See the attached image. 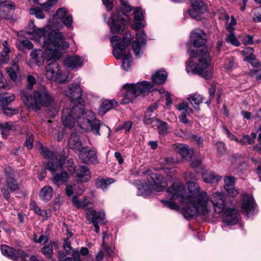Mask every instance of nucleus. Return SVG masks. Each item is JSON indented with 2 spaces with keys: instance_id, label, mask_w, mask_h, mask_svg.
I'll list each match as a JSON object with an SVG mask.
<instances>
[{
  "instance_id": "18",
  "label": "nucleus",
  "mask_w": 261,
  "mask_h": 261,
  "mask_svg": "<svg viewBox=\"0 0 261 261\" xmlns=\"http://www.w3.org/2000/svg\"><path fill=\"white\" fill-rule=\"evenodd\" d=\"M241 208L245 212L247 217L255 213L256 204L253 197L247 194L243 195L241 203Z\"/></svg>"
},
{
  "instance_id": "64",
  "label": "nucleus",
  "mask_w": 261,
  "mask_h": 261,
  "mask_svg": "<svg viewBox=\"0 0 261 261\" xmlns=\"http://www.w3.org/2000/svg\"><path fill=\"white\" fill-rule=\"evenodd\" d=\"M63 247L64 249L67 253H69L71 250L70 242L68 239H64Z\"/></svg>"
},
{
  "instance_id": "32",
  "label": "nucleus",
  "mask_w": 261,
  "mask_h": 261,
  "mask_svg": "<svg viewBox=\"0 0 261 261\" xmlns=\"http://www.w3.org/2000/svg\"><path fill=\"white\" fill-rule=\"evenodd\" d=\"M14 94L5 93L0 94V107L1 108L7 107L15 99Z\"/></svg>"
},
{
  "instance_id": "6",
  "label": "nucleus",
  "mask_w": 261,
  "mask_h": 261,
  "mask_svg": "<svg viewBox=\"0 0 261 261\" xmlns=\"http://www.w3.org/2000/svg\"><path fill=\"white\" fill-rule=\"evenodd\" d=\"M133 37L129 32L125 34L123 39L117 36H113L111 38V42L113 46V54L115 58H122V67L125 71L131 69L132 57L127 49Z\"/></svg>"
},
{
  "instance_id": "25",
  "label": "nucleus",
  "mask_w": 261,
  "mask_h": 261,
  "mask_svg": "<svg viewBox=\"0 0 261 261\" xmlns=\"http://www.w3.org/2000/svg\"><path fill=\"white\" fill-rule=\"evenodd\" d=\"M84 59L77 55L67 57L64 61V65L72 69L81 67L83 65Z\"/></svg>"
},
{
  "instance_id": "37",
  "label": "nucleus",
  "mask_w": 261,
  "mask_h": 261,
  "mask_svg": "<svg viewBox=\"0 0 261 261\" xmlns=\"http://www.w3.org/2000/svg\"><path fill=\"white\" fill-rule=\"evenodd\" d=\"M115 181V180L113 178H103L101 177H98L96 179V187L97 188H100L101 189H105L107 188V186Z\"/></svg>"
},
{
  "instance_id": "24",
  "label": "nucleus",
  "mask_w": 261,
  "mask_h": 261,
  "mask_svg": "<svg viewBox=\"0 0 261 261\" xmlns=\"http://www.w3.org/2000/svg\"><path fill=\"white\" fill-rule=\"evenodd\" d=\"M75 173H76L77 180L80 182L88 181L91 178L90 170L87 166H77Z\"/></svg>"
},
{
  "instance_id": "21",
  "label": "nucleus",
  "mask_w": 261,
  "mask_h": 261,
  "mask_svg": "<svg viewBox=\"0 0 261 261\" xmlns=\"http://www.w3.org/2000/svg\"><path fill=\"white\" fill-rule=\"evenodd\" d=\"M223 212L222 218L224 223L232 225L238 222L240 215L237 209L227 208Z\"/></svg>"
},
{
  "instance_id": "28",
  "label": "nucleus",
  "mask_w": 261,
  "mask_h": 261,
  "mask_svg": "<svg viewBox=\"0 0 261 261\" xmlns=\"http://www.w3.org/2000/svg\"><path fill=\"white\" fill-rule=\"evenodd\" d=\"M167 73L163 70H159L151 76V80L154 84H163L166 81Z\"/></svg>"
},
{
  "instance_id": "44",
  "label": "nucleus",
  "mask_w": 261,
  "mask_h": 261,
  "mask_svg": "<svg viewBox=\"0 0 261 261\" xmlns=\"http://www.w3.org/2000/svg\"><path fill=\"white\" fill-rule=\"evenodd\" d=\"M134 19L135 21H140L144 19L142 10L141 8L137 7L134 10Z\"/></svg>"
},
{
  "instance_id": "50",
  "label": "nucleus",
  "mask_w": 261,
  "mask_h": 261,
  "mask_svg": "<svg viewBox=\"0 0 261 261\" xmlns=\"http://www.w3.org/2000/svg\"><path fill=\"white\" fill-rule=\"evenodd\" d=\"M151 114L146 113L145 115L143 118V121L146 124H151L152 126H154L155 121L157 120L158 119H155L153 117L151 118Z\"/></svg>"
},
{
  "instance_id": "9",
  "label": "nucleus",
  "mask_w": 261,
  "mask_h": 261,
  "mask_svg": "<svg viewBox=\"0 0 261 261\" xmlns=\"http://www.w3.org/2000/svg\"><path fill=\"white\" fill-rule=\"evenodd\" d=\"M153 88L151 83L143 81L136 84H126L123 86L125 94L121 100V103L127 104L136 98L140 94H145L150 92Z\"/></svg>"
},
{
  "instance_id": "12",
  "label": "nucleus",
  "mask_w": 261,
  "mask_h": 261,
  "mask_svg": "<svg viewBox=\"0 0 261 261\" xmlns=\"http://www.w3.org/2000/svg\"><path fill=\"white\" fill-rule=\"evenodd\" d=\"M65 95L71 100L69 108H73L76 106L75 105V102L81 103L82 102V90L77 84L69 85L68 89L65 91Z\"/></svg>"
},
{
  "instance_id": "46",
  "label": "nucleus",
  "mask_w": 261,
  "mask_h": 261,
  "mask_svg": "<svg viewBox=\"0 0 261 261\" xmlns=\"http://www.w3.org/2000/svg\"><path fill=\"white\" fill-rule=\"evenodd\" d=\"M67 170L68 171V174L69 175H72L76 171V168L74 165L73 161L72 159H69L67 162Z\"/></svg>"
},
{
  "instance_id": "55",
  "label": "nucleus",
  "mask_w": 261,
  "mask_h": 261,
  "mask_svg": "<svg viewBox=\"0 0 261 261\" xmlns=\"http://www.w3.org/2000/svg\"><path fill=\"white\" fill-rule=\"evenodd\" d=\"M164 203V205L170 209L176 210L178 209V206L176 203L170 201H162Z\"/></svg>"
},
{
  "instance_id": "60",
  "label": "nucleus",
  "mask_w": 261,
  "mask_h": 261,
  "mask_svg": "<svg viewBox=\"0 0 261 261\" xmlns=\"http://www.w3.org/2000/svg\"><path fill=\"white\" fill-rule=\"evenodd\" d=\"M224 133L226 134L227 137L231 140L236 141L237 137L231 133L229 129L225 126H223L222 127Z\"/></svg>"
},
{
  "instance_id": "62",
  "label": "nucleus",
  "mask_w": 261,
  "mask_h": 261,
  "mask_svg": "<svg viewBox=\"0 0 261 261\" xmlns=\"http://www.w3.org/2000/svg\"><path fill=\"white\" fill-rule=\"evenodd\" d=\"M108 11H111L113 7V2L111 0H102Z\"/></svg>"
},
{
  "instance_id": "35",
  "label": "nucleus",
  "mask_w": 261,
  "mask_h": 261,
  "mask_svg": "<svg viewBox=\"0 0 261 261\" xmlns=\"http://www.w3.org/2000/svg\"><path fill=\"white\" fill-rule=\"evenodd\" d=\"M12 122H7L4 123H0V130L3 138L7 139L9 135L10 131L14 128Z\"/></svg>"
},
{
  "instance_id": "53",
  "label": "nucleus",
  "mask_w": 261,
  "mask_h": 261,
  "mask_svg": "<svg viewBox=\"0 0 261 261\" xmlns=\"http://www.w3.org/2000/svg\"><path fill=\"white\" fill-rule=\"evenodd\" d=\"M92 199L89 197H86L82 200V202L86 205L85 207H83L85 210H88L91 208L93 206V203Z\"/></svg>"
},
{
  "instance_id": "42",
  "label": "nucleus",
  "mask_w": 261,
  "mask_h": 261,
  "mask_svg": "<svg viewBox=\"0 0 261 261\" xmlns=\"http://www.w3.org/2000/svg\"><path fill=\"white\" fill-rule=\"evenodd\" d=\"M69 13L67 11V10L65 7H62L61 8H59L56 12V14L55 17L58 19L62 20L64 17L66 16V15H68Z\"/></svg>"
},
{
  "instance_id": "51",
  "label": "nucleus",
  "mask_w": 261,
  "mask_h": 261,
  "mask_svg": "<svg viewBox=\"0 0 261 261\" xmlns=\"http://www.w3.org/2000/svg\"><path fill=\"white\" fill-rule=\"evenodd\" d=\"M30 13L32 14H35L36 17L39 19H43L45 17L42 11L39 8H31Z\"/></svg>"
},
{
  "instance_id": "39",
  "label": "nucleus",
  "mask_w": 261,
  "mask_h": 261,
  "mask_svg": "<svg viewBox=\"0 0 261 261\" xmlns=\"http://www.w3.org/2000/svg\"><path fill=\"white\" fill-rule=\"evenodd\" d=\"M225 40L227 43H230L235 46H239L241 45V43L237 39L233 33L228 34L226 37Z\"/></svg>"
},
{
  "instance_id": "5",
  "label": "nucleus",
  "mask_w": 261,
  "mask_h": 261,
  "mask_svg": "<svg viewBox=\"0 0 261 261\" xmlns=\"http://www.w3.org/2000/svg\"><path fill=\"white\" fill-rule=\"evenodd\" d=\"M20 98L24 104L30 109L39 111L44 107H49L53 104L54 96L44 86L39 87L30 93L28 90H21Z\"/></svg>"
},
{
  "instance_id": "19",
  "label": "nucleus",
  "mask_w": 261,
  "mask_h": 261,
  "mask_svg": "<svg viewBox=\"0 0 261 261\" xmlns=\"http://www.w3.org/2000/svg\"><path fill=\"white\" fill-rule=\"evenodd\" d=\"M79 158L85 163L96 164L98 162L96 151L94 148L84 147L79 153Z\"/></svg>"
},
{
  "instance_id": "41",
  "label": "nucleus",
  "mask_w": 261,
  "mask_h": 261,
  "mask_svg": "<svg viewBox=\"0 0 261 261\" xmlns=\"http://www.w3.org/2000/svg\"><path fill=\"white\" fill-rule=\"evenodd\" d=\"M58 2V0H47L41 4V6L44 11H48L57 4Z\"/></svg>"
},
{
  "instance_id": "20",
  "label": "nucleus",
  "mask_w": 261,
  "mask_h": 261,
  "mask_svg": "<svg viewBox=\"0 0 261 261\" xmlns=\"http://www.w3.org/2000/svg\"><path fill=\"white\" fill-rule=\"evenodd\" d=\"M87 217L91 220V222L95 228V231L96 233L99 232V225L103 224L105 219V213L101 211L96 212L95 210H91L87 213Z\"/></svg>"
},
{
  "instance_id": "27",
  "label": "nucleus",
  "mask_w": 261,
  "mask_h": 261,
  "mask_svg": "<svg viewBox=\"0 0 261 261\" xmlns=\"http://www.w3.org/2000/svg\"><path fill=\"white\" fill-rule=\"evenodd\" d=\"M54 193L53 188L50 186H45L41 188L39 196L40 199L44 201H49L53 197Z\"/></svg>"
},
{
  "instance_id": "7",
  "label": "nucleus",
  "mask_w": 261,
  "mask_h": 261,
  "mask_svg": "<svg viewBox=\"0 0 261 261\" xmlns=\"http://www.w3.org/2000/svg\"><path fill=\"white\" fill-rule=\"evenodd\" d=\"M121 8H117L115 13L111 17V22L109 25L111 33L119 34L122 32L124 26L129 20V17L125 12H129L133 10V7L129 5L127 0H119Z\"/></svg>"
},
{
  "instance_id": "16",
  "label": "nucleus",
  "mask_w": 261,
  "mask_h": 261,
  "mask_svg": "<svg viewBox=\"0 0 261 261\" xmlns=\"http://www.w3.org/2000/svg\"><path fill=\"white\" fill-rule=\"evenodd\" d=\"M86 132L91 131L92 133L96 136H101L102 135H107L108 137L110 136V128L101 122L99 120L95 118L92 123L90 124L89 127Z\"/></svg>"
},
{
  "instance_id": "38",
  "label": "nucleus",
  "mask_w": 261,
  "mask_h": 261,
  "mask_svg": "<svg viewBox=\"0 0 261 261\" xmlns=\"http://www.w3.org/2000/svg\"><path fill=\"white\" fill-rule=\"evenodd\" d=\"M187 99L195 109H198L199 104L202 101V96L197 93L190 95Z\"/></svg>"
},
{
  "instance_id": "40",
  "label": "nucleus",
  "mask_w": 261,
  "mask_h": 261,
  "mask_svg": "<svg viewBox=\"0 0 261 261\" xmlns=\"http://www.w3.org/2000/svg\"><path fill=\"white\" fill-rule=\"evenodd\" d=\"M41 252L47 258H51L53 252L52 243L50 242L48 245L42 247L41 249Z\"/></svg>"
},
{
  "instance_id": "48",
  "label": "nucleus",
  "mask_w": 261,
  "mask_h": 261,
  "mask_svg": "<svg viewBox=\"0 0 261 261\" xmlns=\"http://www.w3.org/2000/svg\"><path fill=\"white\" fill-rule=\"evenodd\" d=\"M5 115L8 116H11L18 113V109H12L9 107L1 108Z\"/></svg>"
},
{
  "instance_id": "22",
  "label": "nucleus",
  "mask_w": 261,
  "mask_h": 261,
  "mask_svg": "<svg viewBox=\"0 0 261 261\" xmlns=\"http://www.w3.org/2000/svg\"><path fill=\"white\" fill-rule=\"evenodd\" d=\"M146 42V35L144 31L138 32L136 34V40L133 42V49L135 56L140 57L141 55V45H145Z\"/></svg>"
},
{
  "instance_id": "36",
  "label": "nucleus",
  "mask_w": 261,
  "mask_h": 261,
  "mask_svg": "<svg viewBox=\"0 0 261 261\" xmlns=\"http://www.w3.org/2000/svg\"><path fill=\"white\" fill-rule=\"evenodd\" d=\"M158 127L159 133L163 136L168 133V125L167 122L158 119L155 121L154 125Z\"/></svg>"
},
{
  "instance_id": "52",
  "label": "nucleus",
  "mask_w": 261,
  "mask_h": 261,
  "mask_svg": "<svg viewBox=\"0 0 261 261\" xmlns=\"http://www.w3.org/2000/svg\"><path fill=\"white\" fill-rule=\"evenodd\" d=\"M72 202L76 208H81L85 207L86 205L82 202V201L79 199L77 196H73L72 198Z\"/></svg>"
},
{
  "instance_id": "13",
  "label": "nucleus",
  "mask_w": 261,
  "mask_h": 261,
  "mask_svg": "<svg viewBox=\"0 0 261 261\" xmlns=\"http://www.w3.org/2000/svg\"><path fill=\"white\" fill-rule=\"evenodd\" d=\"M1 251L3 255L14 261L18 260L20 259L25 260L29 256L23 250H16L6 245L1 246Z\"/></svg>"
},
{
  "instance_id": "4",
  "label": "nucleus",
  "mask_w": 261,
  "mask_h": 261,
  "mask_svg": "<svg viewBox=\"0 0 261 261\" xmlns=\"http://www.w3.org/2000/svg\"><path fill=\"white\" fill-rule=\"evenodd\" d=\"M96 118L95 114L89 110H83L81 106L73 108H64L62 115L63 125L67 127H73L75 122L83 130H87L90 124Z\"/></svg>"
},
{
  "instance_id": "63",
  "label": "nucleus",
  "mask_w": 261,
  "mask_h": 261,
  "mask_svg": "<svg viewBox=\"0 0 261 261\" xmlns=\"http://www.w3.org/2000/svg\"><path fill=\"white\" fill-rule=\"evenodd\" d=\"M234 66V62L232 59H228L225 61L224 67L227 69H231Z\"/></svg>"
},
{
  "instance_id": "11",
  "label": "nucleus",
  "mask_w": 261,
  "mask_h": 261,
  "mask_svg": "<svg viewBox=\"0 0 261 261\" xmlns=\"http://www.w3.org/2000/svg\"><path fill=\"white\" fill-rule=\"evenodd\" d=\"M6 184L1 190L4 198L8 200L10 198L11 193L14 192L19 189V185L17 181L14 178L11 169L5 170Z\"/></svg>"
},
{
  "instance_id": "2",
  "label": "nucleus",
  "mask_w": 261,
  "mask_h": 261,
  "mask_svg": "<svg viewBox=\"0 0 261 261\" xmlns=\"http://www.w3.org/2000/svg\"><path fill=\"white\" fill-rule=\"evenodd\" d=\"M206 34L201 30L196 29L191 33L193 46L188 49L190 60L186 63V71L197 74L206 80L210 79L213 74L211 67V58L205 46Z\"/></svg>"
},
{
  "instance_id": "26",
  "label": "nucleus",
  "mask_w": 261,
  "mask_h": 261,
  "mask_svg": "<svg viewBox=\"0 0 261 261\" xmlns=\"http://www.w3.org/2000/svg\"><path fill=\"white\" fill-rule=\"evenodd\" d=\"M224 180L225 182L224 189L227 192V194L232 197L236 196L238 194V192L234 186V178L229 176L226 177Z\"/></svg>"
},
{
  "instance_id": "47",
  "label": "nucleus",
  "mask_w": 261,
  "mask_h": 261,
  "mask_svg": "<svg viewBox=\"0 0 261 261\" xmlns=\"http://www.w3.org/2000/svg\"><path fill=\"white\" fill-rule=\"evenodd\" d=\"M71 254L72 257H66L64 261H81L80 257V252L77 250H73Z\"/></svg>"
},
{
  "instance_id": "30",
  "label": "nucleus",
  "mask_w": 261,
  "mask_h": 261,
  "mask_svg": "<svg viewBox=\"0 0 261 261\" xmlns=\"http://www.w3.org/2000/svg\"><path fill=\"white\" fill-rule=\"evenodd\" d=\"M38 149H39L41 154L45 158L48 159L49 161L53 163H56V159L58 160L57 156H55L53 153L49 151L48 148H45L41 143H39L37 146Z\"/></svg>"
},
{
  "instance_id": "61",
  "label": "nucleus",
  "mask_w": 261,
  "mask_h": 261,
  "mask_svg": "<svg viewBox=\"0 0 261 261\" xmlns=\"http://www.w3.org/2000/svg\"><path fill=\"white\" fill-rule=\"evenodd\" d=\"M31 206L35 213L38 214L39 215H42V211L37 205L35 202H32L31 203Z\"/></svg>"
},
{
  "instance_id": "1",
  "label": "nucleus",
  "mask_w": 261,
  "mask_h": 261,
  "mask_svg": "<svg viewBox=\"0 0 261 261\" xmlns=\"http://www.w3.org/2000/svg\"><path fill=\"white\" fill-rule=\"evenodd\" d=\"M184 178L187 181L188 195L185 196L186 191L184 184L176 181L167 189L171 199L178 200L181 203L182 215L187 219H193L198 215H206L210 210L208 194L205 191L201 190L195 182L196 177L194 173L186 172Z\"/></svg>"
},
{
  "instance_id": "43",
  "label": "nucleus",
  "mask_w": 261,
  "mask_h": 261,
  "mask_svg": "<svg viewBox=\"0 0 261 261\" xmlns=\"http://www.w3.org/2000/svg\"><path fill=\"white\" fill-rule=\"evenodd\" d=\"M253 38L252 36L249 35H245V36H239V39L241 41L243 44L245 45H251L253 44Z\"/></svg>"
},
{
  "instance_id": "33",
  "label": "nucleus",
  "mask_w": 261,
  "mask_h": 261,
  "mask_svg": "<svg viewBox=\"0 0 261 261\" xmlns=\"http://www.w3.org/2000/svg\"><path fill=\"white\" fill-rule=\"evenodd\" d=\"M6 70L11 80L13 82H16L17 80V72L19 70L17 63L13 61L11 67H7Z\"/></svg>"
},
{
  "instance_id": "17",
  "label": "nucleus",
  "mask_w": 261,
  "mask_h": 261,
  "mask_svg": "<svg viewBox=\"0 0 261 261\" xmlns=\"http://www.w3.org/2000/svg\"><path fill=\"white\" fill-rule=\"evenodd\" d=\"M61 76V71L59 68L58 63L56 61L51 62L46 67V78L50 81H59L63 83L60 80Z\"/></svg>"
},
{
  "instance_id": "8",
  "label": "nucleus",
  "mask_w": 261,
  "mask_h": 261,
  "mask_svg": "<svg viewBox=\"0 0 261 261\" xmlns=\"http://www.w3.org/2000/svg\"><path fill=\"white\" fill-rule=\"evenodd\" d=\"M148 184H145L141 182V186H138V195H144L147 194L151 190L160 192L163 191L167 185V181L162 175L158 172H153L149 173V171H147Z\"/></svg>"
},
{
  "instance_id": "15",
  "label": "nucleus",
  "mask_w": 261,
  "mask_h": 261,
  "mask_svg": "<svg viewBox=\"0 0 261 261\" xmlns=\"http://www.w3.org/2000/svg\"><path fill=\"white\" fill-rule=\"evenodd\" d=\"M29 34H32L36 35L39 41L43 46L48 45L49 43H52L51 41L48 40L49 36L51 33H57L56 32H51L47 37H45V30L44 29H38L34 24V22L31 21L29 24V28L27 31Z\"/></svg>"
},
{
  "instance_id": "31",
  "label": "nucleus",
  "mask_w": 261,
  "mask_h": 261,
  "mask_svg": "<svg viewBox=\"0 0 261 261\" xmlns=\"http://www.w3.org/2000/svg\"><path fill=\"white\" fill-rule=\"evenodd\" d=\"M172 148L176 152L180 154L183 158L188 157L191 154V151L188 146L182 144H173Z\"/></svg>"
},
{
  "instance_id": "58",
  "label": "nucleus",
  "mask_w": 261,
  "mask_h": 261,
  "mask_svg": "<svg viewBox=\"0 0 261 261\" xmlns=\"http://www.w3.org/2000/svg\"><path fill=\"white\" fill-rule=\"evenodd\" d=\"M178 118L182 123L184 124H189L190 125H191V123L190 122V121L187 118L186 112H182L181 114L178 116Z\"/></svg>"
},
{
  "instance_id": "59",
  "label": "nucleus",
  "mask_w": 261,
  "mask_h": 261,
  "mask_svg": "<svg viewBox=\"0 0 261 261\" xmlns=\"http://www.w3.org/2000/svg\"><path fill=\"white\" fill-rule=\"evenodd\" d=\"M218 152L223 154L225 152V144L222 142H217L216 144Z\"/></svg>"
},
{
  "instance_id": "10",
  "label": "nucleus",
  "mask_w": 261,
  "mask_h": 261,
  "mask_svg": "<svg viewBox=\"0 0 261 261\" xmlns=\"http://www.w3.org/2000/svg\"><path fill=\"white\" fill-rule=\"evenodd\" d=\"M63 164V161L56 159V163L49 162L46 166V169L52 173V181L58 187L66 182L70 176L66 171H62Z\"/></svg>"
},
{
  "instance_id": "49",
  "label": "nucleus",
  "mask_w": 261,
  "mask_h": 261,
  "mask_svg": "<svg viewBox=\"0 0 261 261\" xmlns=\"http://www.w3.org/2000/svg\"><path fill=\"white\" fill-rule=\"evenodd\" d=\"M63 23L68 28H72L73 18L71 15L69 14L62 19Z\"/></svg>"
},
{
  "instance_id": "23",
  "label": "nucleus",
  "mask_w": 261,
  "mask_h": 261,
  "mask_svg": "<svg viewBox=\"0 0 261 261\" xmlns=\"http://www.w3.org/2000/svg\"><path fill=\"white\" fill-rule=\"evenodd\" d=\"M68 145L69 148L80 152L84 147L81 135L76 133L71 134L68 140Z\"/></svg>"
},
{
  "instance_id": "3",
  "label": "nucleus",
  "mask_w": 261,
  "mask_h": 261,
  "mask_svg": "<svg viewBox=\"0 0 261 261\" xmlns=\"http://www.w3.org/2000/svg\"><path fill=\"white\" fill-rule=\"evenodd\" d=\"M48 40L52 43H49L45 47L44 51L41 49L34 50L30 54L32 61L38 66L42 65L45 60L60 59L62 56V50L69 47V43L64 40L61 33H51Z\"/></svg>"
},
{
  "instance_id": "14",
  "label": "nucleus",
  "mask_w": 261,
  "mask_h": 261,
  "mask_svg": "<svg viewBox=\"0 0 261 261\" xmlns=\"http://www.w3.org/2000/svg\"><path fill=\"white\" fill-rule=\"evenodd\" d=\"M210 200L211 202L213 203V207L215 213L218 214H221L225 210V201L224 199L223 194L219 192H216L211 194L210 198L208 196V200ZM208 203L210 206V210H211V204L209 203V201H208ZM209 211L208 213H209ZM207 213L204 216H206L208 215Z\"/></svg>"
},
{
  "instance_id": "29",
  "label": "nucleus",
  "mask_w": 261,
  "mask_h": 261,
  "mask_svg": "<svg viewBox=\"0 0 261 261\" xmlns=\"http://www.w3.org/2000/svg\"><path fill=\"white\" fill-rule=\"evenodd\" d=\"M202 178L204 182L207 183H215L222 179L221 176L213 171L203 173Z\"/></svg>"
},
{
  "instance_id": "45",
  "label": "nucleus",
  "mask_w": 261,
  "mask_h": 261,
  "mask_svg": "<svg viewBox=\"0 0 261 261\" xmlns=\"http://www.w3.org/2000/svg\"><path fill=\"white\" fill-rule=\"evenodd\" d=\"M34 142V137L32 134H27L26 137V141L24 143V145L28 149L32 148Z\"/></svg>"
},
{
  "instance_id": "34",
  "label": "nucleus",
  "mask_w": 261,
  "mask_h": 261,
  "mask_svg": "<svg viewBox=\"0 0 261 261\" xmlns=\"http://www.w3.org/2000/svg\"><path fill=\"white\" fill-rule=\"evenodd\" d=\"M116 101L113 100H105L101 103L98 113L99 115H103L108 111L113 108Z\"/></svg>"
},
{
  "instance_id": "54",
  "label": "nucleus",
  "mask_w": 261,
  "mask_h": 261,
  "mask_svg": "<svg viewBox=\"0 0 261 261\" xmlns=\"http://www.w3.org/2000/svg\"><path fill=\"white\" fill-rule=\"evenodd\" d=\"M37 236L36 234L34 235V241L38 243H40L41 244H44L46 243H47L48 241V239L46 236L42 235L39 237V239H37Z\"/></svg>"
},
{
  "instance_id": "57",
  "label": "nucleus",
  "mask_w": 261,
  "mask_h": 261,
  "mask_svg": "<svg viewBox=\"0 0 261 261\" xmlns=\"http://www.w3.org/2000/svg\"><path fill=\"white\" fill-rule=\"evenodd\" d=\"M132 122L130 121L125 122L120 127V129L123 130L126 132H129L132 126Z\"/></svg>"
},
{
  "instance_id": "56",
  "label": "nucleus",
  "mask_w": 261,
  "mask_h": 261,
  "mask_svg": "<svg viewBox=\"0 0 261 261\" xmlns=\"http://www.w3.org/2000/svg\"><path fill=\"white\" fill-rule=\"evenodd\" d=\"M28 89L31 90L32 86L36 83L35 78L32 75H29L27 77Z\"/></svg>"
}]
</instances>
